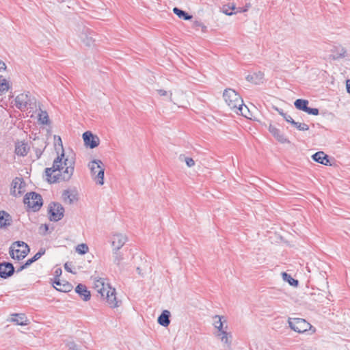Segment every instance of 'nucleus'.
I'll return each instance as SVG.
<instances>
[{
  "mask_svg": "<svg viewBox=\"0 0 350 350\" xmlns=\"http://www.w3.org/2000/svg\"><path fill=\"white\" fill-rule=\"evenodd\" d=\"M297 109L302 110L308 114L317 116L319 114V109L317 108H310L308 107V100L304 99H297L294 103Z\"/></svg>",
  "mask_w": 350,
  "mask_h": 350,
  "instance_id": "ddd939ff",
  "label": "nucleus"
},
{
  "mask_svg": "<svg viewBox=\"0 0 350 350\" xmlns=\"http://www.w3.org/2000/svg\"><path fill=\"white\" fill-rule=\"evenodd\" d=\"M10 88V85L8 81L3 78L1 76L0 77V92H7Z\"/></svg>",
  "mask_w": 350,
  "mask_h": 350,
  "instance_id": "72a5a7b5",
  "label": "nucleus"
},
{
  "mask_svg": "<svg viewBox=\"0 0 350 350\" xmlns=\"http://www.w3.org/2000/svg\"><path fill=\"white\" fill-rule=\"evenodd\" d=\"M84 144L87 147L94 148L99 145L100 139L98 137L93 135L90 131H86L83 134Z\"/></svg>",
  "mask_w": 350,
  "mask_h": 350,
  "instance_id": "dca6fc26",
  "label": "nucleus"
},
{
  "mask_svg": "<svg viewBox=\"0 0 350 350\" xmlns=\"http://www.w3.org/2000/svg\"><path fill=\"white\" fill-rule=\"evenodd\" d=\"M24 203L33 211H37L42 205V199L40 194L31 192L25 195Z\"/></svg>",
  "mask_w": 350,
  "mask_h": 350,
  "instance_id": "423d86ee",
  "label": "nucleus"
},
{
  "mask_svg": "<svg viewBox=\"0 0 350 350\" xmlns=\"http://www.w3.org/2000/svg\"><path fill=\"white\" fill-rule=\"evenodd\" d=\"M6 69V65L5 64L0 60V71L5 70Z\"/></svg>",
  "mask_w": 350,
  "mask_h": 350,
  "instance_id": "09e8293b",
  "label": "nucleus"
},
{
  "mask_svg": "<svg viewBox=\"0 0 350 350\" xmlns=\"http://www.w3.org/2000/svg\"><path fill=\"white\" fill-rule=\"evenodd\" d=\"M237 114L241 115L248 119H252V114L248 107L243 103L242 106H239L234 111Z\"/></svg>",
  "mask_w": 350,
  "mask_h": 350,
  "instance_id": "cd10ccee",
  "label": "nucleus"
},
{
  "mask_svg": "<svg viewBox=\"0 0 350 350\" xmlns=\"http://www.w3.org/2000/svg\"><path fill=\"white\" fill-rule=\"evenodd\" d=\"M157 91L159 96L165 97L175 105H178L181 103L184 97V93L180 90H175L172 92L171 91L160 89Z\"/></svg>",
  "mask_w": 350,
  "mask_h": 350,
  "instance_id": "0eeeda50",
  "label": "nucleus"
},
{
  "mask_svg": "<svg viewBox=\"0 0 350 350\" xmlns=\"http://www.w3.org/2000/svg\"><path fill=\"white\" fill-rule=\"evenodd\" d=\"M75 291L78 293L83 301H88L90 299L91 294L87 287L81 284L77 286Z\"/></svg>",
  "mask_w": 350,
  "mask_h": 350,
  "instance_id": "4be33fe9",
  "label": "nucleus"
},
{
  "mask_svg": "<svg viewBox=\"0 0 350 350\" xmlns=\"http://www.w3.org/2000/svg\"><path fill=\"white\" fill-rule=\"evenodd\" d=\"M12 193L18 196L21 195L25 191V183L21 178H15L12 183Z\"/></svg>",
  "mask_w": 350,
  "mask_h": 350,
  "instance_id": "4468645a",
  "label": "nucleus"
},
{
  "mask_svg": "<svg viewBox=\"0 0 350 350\" xmlns=\"http://www.w3.org/2000/svg\"><path fill=\"white\" fill-rule=\"evenodd\" d=\"M10 321L19 325H28L29 321L24 314H13L10 319Z\"/></svg>",
  "mask_w": 350,
  "mask_h": 350,
  "instance_id": "5701e85b",
  "label": "nucleus"
},
{
  "mask_svg": "<svg viewBox=\"0 0 350 350\" xmlns=\"http://www.w3.org/2000/svg\"><path fill=\"white\" fill-rule=\"evenodd\" d=\"M293 126H295L297 129L301 131H306L309 129V126L308 124L305 123H301L298 122H295L293 120V122L291 124Z\"/></svg>",
  "mask_w": 350,
  "mask_h": 350,
  "instance_id": "c9c22d12",
  "label": "nucleus"
},
{
  "mask_svg": "<svg viewBox=\"0 0 350 350\" xmlns=\"http://www.w3.org/2000/svg\"><path fill=\"white\" fill-rule=\"evenodd\" d=\"M70 350H79L78 348L77 347V346L75 345H73L72 347H70Z\"/></svg>",
  "mask_w": 350,
  "mask_h": 350,
  "instance_id": "864d4df0",
  "label": "nucleus"
},
{
  "mask_svg": "<svg viewBox=\"0 0 350 350\" xmlns=\"http://www.w3.org/2000/svg\"><path fill=\"white\" fill-rule=\"evenodd\" d=\"M33 262H35L34 260H33V258H30L29 260H27V262L23 265H22L18 270H17V272H19V271H21L23 269L27 268V267H29L31 264H32Z\"/></svg>",
  "mask_w": 350,
  "mask_h": 350,
  "instance_id": "79ce46f5",
  "label": "nucleus"
},
{
  "mask_svg": "<svg viewBox=\"0 0 350 350\" xmlns=\"http://www.w3.org/2000/svg\"><path fill=\"white\" fill-rule=\"evenodd\" d=\"M53 284L54 288L61 292H69L72 288L71 284L65 280H60L59 278H54Z\"/></svg>",
  "mask_w": 350,
  "mask_h": 350,
  "instance_id": "a211bd4d",
  "label": "nucleus"
},
{
  "mask_svg": "<svg viewBox=\"0 0 350 350\" xmlns=\"http://www.w3.org/2000/svg\"><path fill=\"white\" fill-rule=\"evenodd\" d=\"M288 322L289 327L295 332L299 333L306 332L311 328V325L304 319H289Z\"/></svg>",
  "mask_w": 350,
  "mask_h": 350,
  "instance_id": "6e6552de",
  "label": "nucleus"
},
{
  "mask_svg": "<svg viewBox=\"0 0 350 350\" xmlns=\"http://www.w3.org/2000/svg\"><path fill=\"white\" fill-rule=\"evenodd\" d=\"M283 118L285 119V120H286V122H289V123H291V124H292V122H293V120H294L291 118V116H290L289 115H288V114H286V113L284 116V117H283Z\"/></svg>",
  "mask_w": 350,
  "mask_h": 350,
  "instance_id": "de8ad7c7",
  "label": "nucleus"
},
{
  "mask_svg": "<svg viewBox=\"0 0 350 350\" xmlns=\"http://www.w3.org/2000/svg\"><path fill=\"white\" fill-rule=\"evenodd\" d=\"M218 336H221V341L224 344L226 345L228 347H230L232 343V335L230 333L227 332V329L224 330L221 332H219Z\"/></svg>",
  "mask_w": 350,
  "mask_h": 350,
  "instance_id": "c85d7f7f",
  "label": "nucleus"
},
{
  "mask_svg": "<svg viewBox=\"0 0 350 350\" xmlns=\"http://www.w3.org/2000/svg\"><path fill=\"white\" fill-rule=\"evenodd\" d=\"M51 221H58L64 216V208L59 203H51L49 206Z\"/></svg>",
  "mask_w": 350,
  "mask_h": 350,
  "instance_id": "9d476101",
  "label": "nucleus"
},
{
  "mask_svg": "<svg viewBox=\"0 0 350 350\" xmlns=\"http://www.w3.org/2000/svg\"><path fill=\"white\" fill-rule=\"evenodd\" d=\"M78 37L81 42L86 46H90L94 42L93 32L85 27H79L78 28Z\"/></svg>",
  "mask_w": 350,
  "mask_h": 350,
  "instance_id": "9b49d317",
  "label": "nucleus"
},
{
  "mask_svg": "<svg viewBox=\"0 0 350 350\" xmlns=\"http://www.w3.org/2000/svg\"><path fill=\"white\" fill-rule=\"evenodd\" d=\"M127 241V237L120 232H113L110 237L112 250L119 251Z\"/></svg>",
  "mask_w": 350,
  "mask_h": 350,
  "instance_id": "1a4fd4ad",
  "label": "nucleus"
},
{
  "mask_svg": "<svg viewBox=\"0 0 350 350\" xmlns=\"http://www.w3.org/2000/svg\"><path fill=\"white\" fill-rule=\"evenodd\" d=\"M269 131L279 142L282 144L289 142L284 133L273 125H269Z\"/></svg>",
  "mask_w": 350,
  "mask_h": 350,
  "instance_id": "aec40b11",
  "label": "nucleus"
},
{
  "mask_svg": "<svg viewBox=\"0 0 350 350\" xmlns=\"http://www.w3.org/2000/svg\"><path fill=\"white\" fill-rule=\"evenodd\" d=\"M45 253V250L44 248H41L33 257V260L36 261L38 260L42 255Z\"/></svg>",
  "mask_w": 350,
  "mask_h": 350,
  "instance_id": "a19ab883",
  "label": "nucleus"
},
{
  "mask_svg": "<svg viewBox=\"0 0 350 350\" xmlns=\"http://www.w3.org/2000/svg\"><path fill=\"white\" fill-rule=\"evenodd\" d=\"M75 250L79 254L83 255L89 252V247L87 244L81 243L76 247Z\"/></svg>",
  "mask_w": 350,
  "mask_h": 350,
  "instance_id": "473e14b6",
  "label": "nucleus"
},
{
  "mask_svg": "<svg viewBox=\"0 0 350 350\" xmlns=\"http://www.w3.org/2000/svg\"><path fill=\"white\" fill-rule=\"evenodd\" d=\"M193 27L197 30L201 29L202 31H205L206 29V27L202 23L198 21H195L193 23Z\"/></svg>",
  "mask_w": 350,
  "mask_h": 350,
  "instance_id": "ea45409f",
  "label": "nucleus"
},
{
  "mask_svg": "<svg viewBox=\"0 0 350 350\" xmlns=\"http://www.w3.org/2000/svg\"><path fill=\"white\" fill-rule=\"evenodd\" d=\"M179 160L180 161H185L189 167H193L195 165V161L192 158L187 157L184 154L179 156Z\"/></svg>",
  "mask_w": 350,
  "mask_h": 350,
  "instance_id": "f704fd0d",
  "label": "nucleus"
},
{
  "mask_svg": "<svg viewBox=\"0 0 350 350\" xmlns=\"http://www.w3.org/2000/svg\"><path fill=\"white\" fill-rule=\"evenodd\" d=\"M14 271L12 264L5 262L0 264V276L3 278L10 277Z\"/></svg>",
  "mask_w": 350,
  "mask_h": 350,
  "instance_id": "412c9836",
  "label": "nucleus"
},
{
  "mask_svg": "<svg viewBox=\"0 0 350 350\" xmlns=\"http://www.w3.org/2000/svg\"><path fill=\"white\" fill-rule=\"evenodd\" d=\"M347 90L350 94V80L347 81Z\"/></svg>",
  "mask_w": 350,
  "mask_h": 350,
  "instance_id": "3c124183",
  "label": "nucleus"
},
{
  "mask_svg": "<svg viewBox=\"0 0 350 350\" xmlns=\"http://www.w3.org/2000/svg\"><path fill=\"white\" fill-rule=\"evenodd\" d=\"M35 103V98L29 92L20 94L15 98V105L21 111L26 109L28 107L32 108Z\"/></svg>",
  "mask_w": 350,
  "mask_h": 350,
  "instance_id": "39448f33",
  "label": "nucleus"
},
{
  "mask_svg": "<svg viewBox=\"0 0 350 350\" xmlns=\"http://www.w3.org/2000/svg\"><path fill=\"white\" fill-rule=\"evenodd\" d=\"M282 279L287 282L291 286H297L298 285V281L293 278L290 275L286 272L282 273Z\"/></svg>",
  "mask_w": 350,
  "mask_h": 350,
  "instance_id": "2f4dec72",
  "label": "nucleus"
},
{
  "mask_svg": "<svg viewBox=\"0 0 350 350\" xmlns=\"http://www.w3.org/2000/svg\"><path fill=\"white\" fill-rule=\"evenodd\" d=\"M62 271L61 268H57L54 272L55 278H59L62 275Z\"/></svg>",
  "mask_w": 350,
  "mask_h": 350,
  "instance_id": "a18cd8bd",
  "label": "nucleus"
},
{
  "mask_svg": "<svg viewBox=\"0 0 350 350\" xmlns=\"http://www.w3.org/2000/svg\"><path fill=\"white\" fill-rule=\"evenodd\" d=\"M263 78L264 74L261 72H258L247 75L246 79L249 82L258 85L262 83Z\"/></svg>",
  "mask_w": 350,
  "mask_h": 350,
  "instance_id": "b1692460",
  "label": "nucleus"
},
{
  "mask_svg": "<svg viewBox=\"0 0 350 350\" xmlns=\"http://www.w3.org/2000/svg\"><path fill=\"white\" fill-rule=\"evenodd\" d=\"M64 269L66 271H67L68 272H70V273H75V272H73L70 268V263L69 262H66L65 265H64Z\"/></svg>",
  "mask_w": 350,
  "mask_h": 350,
  "instance_id": "49530a36",
  "label": "nucleus"
},
{
  "mask_svg": "<svg viewBox=\"0 0 350 350\" xmlns=\"http://www.w3.org/2000/svg\"><path fill=\"white\" fill-rule=\"evenodd\" d=\"M312 158L315 161L323 165H327L329 163L328 156L321 151L317 152L315 154H314L312 155Z\"/></svg>",
  "mask_w": 350,
  "mask_h": 350,
  "instance_id": "a878e982",
  "label": "nucleus"
},
{
  "mask_svg": "<svg viewBox=\"0 0 350 350\" xmlns=\"http://www.w3.org/2000/svg\"><path fill=\"white\" fill-rule=\"evenodd\" d=\"M170 311L167 310H163L161 314L158 318V323L163 327L168 326L170 323Z\"/></svg>",
  "mask_w": 350,
  "mask_h": 350,
  "instance_id": "bb28decb",
  "label": "nucleus"
},
{
  "mask_svg": "<svg viewBox=\"0 0 350 350\" xmlns=\"http://www.w3.org/2000/svg\"><path fill=\"white\" fill-rule=\"evenodd\" d=\"M224 99L230 109L234 112L239 106H242L243 99L239 94L232 89H227L223 94Z\"/></svg>",
  "mask_w": 350,
  "mask_h": 350,
  "instance_id": "7ed1b4c3",
  "label": "nucleus"
},
{
  "mask_svg": "<svg viewBox=\"0 0 350 350\" xmlns=\"http://www.w3.org/2000/svg\"><path fill=\"white\" fill-rule=\"evenodd\" d=\"M62 198L65 203L72 204L78 200V193L75 190H65Z\"/></svg>",
  "mask_w": 350,
  "mask_h": 350,
  "instance_id": "6ab92c4d",
  "label": "nucleus"
},
{
  "mask_svg": "<svg viewBox=\"0 0 350 350\" xmlns=\"http://www.w3.org/2000/svg\"><path fill=\"white\" fill-rule=\"evenodd\" d=\"M36 153V157L38 159L41 156V154L42 153V150H37Z\"/></svg>",
  "mask_w": 350,
  "mask_h": 350,
  "instance_id": "8fccbe9b",
  "label": "nucleus"
},
{
  "mask_svg": "<svg viewBox=\"0 0 350 350\" xmlns=\"http://www.w3.org/2000/svg\"><path fill=\"white\" fill-rule=\"evenodd\" d=\"M103 297L111 308H118L121 304V301L117 299L116 289L111 286L105 292V295Z\"/></svg>",
  "mask_w": 350,
  "mask_h": 350,
  "instance_id": "f8f14e48",
  "label": "nucleus"
},
{
  "mask_svg": "<svg viewBox=\"0 0 350 350\" xmlns=\"http://www.w3.org/2000/svg\"><path fill=\"white\" fill-rule=\"evenodd\" d=\"M213 325L219 332L228 329L227 319L224 316L215 315L213 317Z\"/></svg>",
  "mask_w": 350,
  "mask_h": 350,
  "instance_id": "f3484780",
  "label": "nucleus"
},
{
  "mask_svg": "<svg viewBox=\"0 0 350 350\" xmlns=\"http://www.w3.org/2000/svg\"><path fill=\"white\" fill-rule=\"evenodd\" d=\"M57 141L62 152L54 159L53 166L45 170L46 179L50 183L69 180L75 169V161L66 157L60 137H58Z\"/></svg>",
  "mask_w": 350,
  "mask_h": 350,
  "instance_id": "f257e3e1",
  "label": "nucleus"
},
{
  "mask_svg": "<svg viewBox=\"0 0 350 350\" xmlns=\"http://www.w3.org/2000/svg\"><path fill=\"white\" fill-rule=\"evenodd\" d=\"M276 110L282 117H284V116L286 114V113H284V111L282 109H276Z\"/></svg>",
  "mask_w": 350,
  "mask_h": 350,
  "instance_id": "603ef678",
  "label": "nucleus"
},
{
  "mask_svg": "<svg viewBox=\"0 0 350 350\" xmlns=\"http://www.w3.org/2000/svg\"><path fill=\"white\" fill-rule=\"evenodd\" d=\"M235 9L236 7L234 5H232L231 6L229 5H226L223 6L222 12L226 15L231 16L233 14V13L232 12H230V10H233Z\"/></svg>",
  "mask_w": 350,
  "mask_h": 350,
  "instance_id": "58836bf2",
  "label": "nucleus"
},
{
  "mask_svg": "<svg viewBox=\"0 0 350 350\" xmlns=\"http://www.w3.org/2000/svg\"><path fill=\"white\" fill-rule=\"evenodd\" d=\"M111 287L109 283L103 278H94V288L101 297H104L105 292Z\"/></svg>",
  "mask_w": 350,
  "mask_h": 350,
  "instance_id": "2eb2a0df",
  "label": "nucleus"
},
{
  "mask_svg": "<svg viewBox=\"0 0 350 350\" xmlns=\"http://www.w3.org/2000/svg\"><path fill=\"white\" fill-rule=\"evenodd\" d=\"M11 216L5 211H0V228H6L11 225Z\"/></svg>",
  "mask_w": 350,
  "mask_h": 350,
  "instance_id": "393cba45",
  "label": "nucleus"
},
{
  "mask_svg": "<svg viewBox=\"0 0 350 350\" xmlns=\"http://www.w3.org/2000/svg\"><path fill=\"white\" fill-rule=\"evenodd\" d=\"M38 120L42 124H47L49 123L48 113L44 111H40L38 114Z\"/></svg>",
  "mask_w": 350,
  "mask_h": 350,
  "instance_id": "e433bc0d",
  "label": "nucleus"
},
{
  "mask_svg": "<svg viewBox=\"0 0 350 350\" xmlns=\"http://www.w3.org/2000/svg\"><path fill=\"white\" fill-rule=\"evenodd\" d=\"M173 12L180 18H183L185 20H191L192 18L191 15L188 14L187 12L178 8H174Z\"/></svg>",
  "mask_w": 350,
  "mask_h": 350,
  "instance_id": "7c9ffc66",
  "label": "nucleus"
},
{
  "mask_svg": "<svg viewBox=\"0 0 350 350\" xmlns=\"http://www.w3.org/2000/svg\"><path fill=\"white\" fill-rule=\"evenodd\" d=\"M88 167L91 172V176L95 183L99 185L104 184L105 167L100 160L94 159L88 163Z\"/></svg>",
  "mask_w": 350,
  "mask_h": 350,
  "instance_id": "f03ea898",
  "label": "nucleus"
},
{
  "mask_svg": "<svg viewBox=\"0 0 350 350\" xmlns=\"http://www.w3.org/2000/svg\"><path fill=\"white\" fill-rule=\"evenodd\" d=\"M49 230V227L46 224H42L39 228V232L40 234H45Z\"/></svg>",
  "mask_w": 350,
  "mask_h": 350,
  "instance_id": "37998d69",
  "label": "nucleus"
},
{
  "mask_svg": "<svg viewBox=\"0 0 350 350\" xmlns=\"http://www.w3.org/2000/svg\"><path fill=\"white\" fill-rule=\"evenodd\" d=\"M112 252L113 262L117 265H119L122 260V256L120 254V253L118 252V251L112 250Z\"/></svg>",
  "mask_w": 350,
  "mask_h": 350,
  "instance_id": "4c0bfd02",
  "label": "nucleus"
},
{
  "mask_svg": "<svg viewBox=\"0 0 350 350\" xmlns=\"http://www.w3.org/2000/svg\"><path fill=\"white\" fill-rule=\"evenodd\" d=\"M250 8V4L247 3L245 7H243V8H237V12H247L249 8Z\"/></svg>",
  "mask_w": 350,
  "mask_h": 350,
  "instance_id": "c03bdc74",
  "label": "nucleus"
},
{
  "mask_svg": "<svg viewBox=\"0 0 350 350\" xmlns=\"http://www.w3.org/2000/svg\"><path fill=\"white\" fill-rule=\"evenodd\" d=\"M29 248L23 241L14 242L10 248V254L14 259H23L29 253Z\"/></svg>",
  "mask_w": 350,
  "mask_h": 350,
  "instance_id": "20e7f679",
  "label": "nucleus"
},
{
  "mask_svg": "<svg viewBox=\"0 0 350 350\" xmlns=\"http://www.w3.org/2000/svg\"><path fill=\"white\" fill-rule=\"evenodd\" d=\"M28 150L27 146L25 144H18L16 146L15 152L18 155L25 156Z\"/></svg>",
  "mask_w": 350,
  "mask_h": 350,
  "instance_id": "c756f323",
  "label": "nucleus"
}]
</instances>
